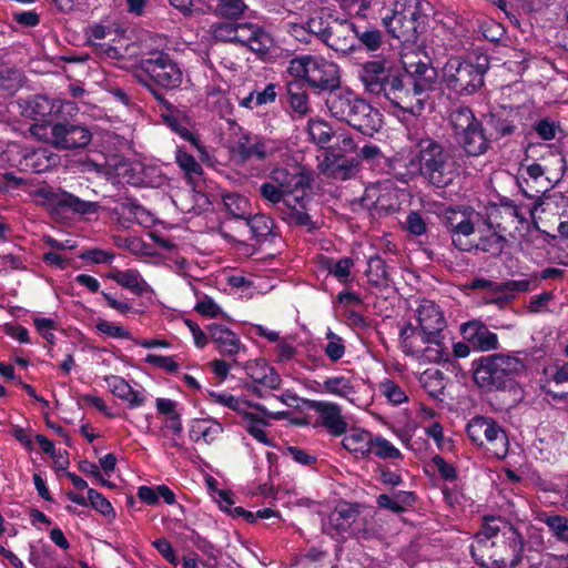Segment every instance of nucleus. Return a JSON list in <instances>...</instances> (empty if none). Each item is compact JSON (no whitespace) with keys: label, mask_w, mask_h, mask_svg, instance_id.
<instances>
[{"label":"nucleus","mask_w":568,"mask_h":568,"mask_svg":"<svg viewBox=\"0 0 568 568\" xmlns=\"http://www.w3.org/2000/svg\"><path fill=\"white\" fill-rule=\"evenodd\" d=\"M101 295L105 301L106 306L114 310L120 315L126 316L131 313H136L129 300L122 295L112 294L104 291L101 292Z\"/></svg>","instance_id":"obj_57"},{"label":"nucleus","mask_w":568,"mask_h":568,"mask_svg":"<svg viewBox=\"0 0 568 568\" xmlns=\"http://www.w3.org/2000/svg\"><path fill=\"white\" fill-rule=\"evenodd\" d=\"M373 434L364 429H352L343 438V447L357 457L366 458L371 455Z\"/></svg>","instance_id":"obj_35"},{"label":"nucleus","mask_w":568,"mask_h":568,"mask_svg":"<svg viewBox=\"0 0 568 568\" xmlns=\"http://www.w3.org/2000/svg\"><path fill=\"white\" fill-rule=\"evenodd\" d=\"M246 8L244 0H219L216 13L226 18H237Z\"/></svg>","instance_id":"obj_62"},{"label":"nucleus","mask_w":568,"mask_h":568,"mask_svg":"<svg viewBox=\"0 0 568 568\" xmlns=\"http://www.w3.org/2000/svg\"><path fill=\"white\" fill-rule=\"evenodd\" d=\"M420 0H393L382 21L388 33L403 43H415L422 24Z\"/></svg>","instance_id":"obj_6"},{"label":"nucleus","mask_w":568,"mask_h":568,"mask_svg":"<svg viewBox=\"0 0 568 568\" xmlns=\"http://www.w3.org/2000/svg\"><path fill=\"white\" fill-rule=\"evenodd\" d=\"M447 326L444 312L440 306L429 300H423L415 312V324L409 323L406 327H414L416 336L420 341H435L440 337Z\"/></svg>","instance_id":"obj_17"},{"label":"nucleus","mask_w":568,"mask_h":568,"mask_svg":"<svg viewBox=\"0 0 568 568\" xmlns=\"http://www.w3.org/2000/svg\"><path fill=\"white\" fill-rule=\"evenodd\" d=\"M379 392L393 405H400L408 399L406 392L392 379L381 382Z\"/></svg>","instance_id":"obj_53"},{"label":"nucleus","mask_w":568,"mask_h":568,"mask_svg":"<svg viewBox=\"0 0 568 568\" xmlns=\"http://www.w3.org/2000/svg\"><path fill=\"white\" fill-rule=\"evenodd\" d=\"M207 334L223 355L233 356L244 349L237 335L223 325L216 323L209 325Z\"/></svg>","instance_id":"obj_30"},{"label":"nucleus","mask_w":568,"mask_h":568,"mask_svg":"<svg viewBox=\"0 0 568 568\" xmlns=\"http://www.w3.org/2000/svg\"><path fill=\"white\" fill-rule=\"evenodd\" d=\"M505 237L497 234L496 232H490L485 236H480L476 242L474 240L473 250L483 251L489 253L491 255H499L504 250Z\"/></svg>","instance_id":"obj_49"},{"label":"nucleus","mask_w":568,"mask_h":568,"mask_svg":"<svg viewBox=\"0 0 568 568\" xmlns=\"http://www.w3.org/2000/svg\"><path fill=\"white\" fill-rule=\"evenodd\" d=\"M140 174V183L144 186L160 187L166 183V176L158 165H143Z\"/></svg>","instance_id":"obj_55"},{"label":"nucleus","mask_w":568,"mask_h":568,"mask_svg":"<svg viewBox=\"0 0 568 568\" xmlns=\"http://www.w3.org/2000/svg\"><path fill=\"white\" fill-rule=\"evenodd\" d=\"M140 69L165 89H174L182 83L183 74L180 67L163 51L151 52L149 57H142Z\"/></svg>","instance_id":"obj_14"},{"label":"nucleus","mask_w":568,"mask_h":568,"mask_svg":"<svg viewBox=\"0 0 568 568\" xmlns=\"http://www.w3.org/2000/svg\"><path fill=\"white\" fill-rule=\"evenodd\" d=\"M371 454H374L381 459H398L402 458V453L389 440L382 436H374Z\"/></svg>","instance_id":"obj_50"},{"label":"nucleus","mask_w":568,"mask_h":568,"mask_svg":"<svg viewBox=\"0 0 568 568\" xmlns=\"http://www.w3.org/2000/svg\"><path fill=\"white\" fill-rule=\"evenodd\" d=\"M489 124L491 126L495 139H503L510 136L516 131L515 119L510 115H504V113L497 112L490 115Z\"/></svg>","instance_id":"obj_44"},{"label":"nucleus","mask_w":568,"mask_h":568,"mask_svg":"<svg viewBox=\"0 0 568 568\" xmlns=\"http://www.w3.org/2000/svg\"><path fill=\"white\" fill-rule=\"evenodd\" d=\"M463 338L479 352L495 351L499 347L497 334L490 332L480 321H469L460 325Z\"/></svg>","instance_id":"obj_25"},{"label":"nucleus","mask_w":568,"mask_h":568,"mask_svg":"<svg viewBox=\"0 0 568 568\" xmlns=\"http://www.w3.org/2000/svg\"><path fill=\"white\" fill-rule=\"evenodd\" d=\"M287 72L292 77L303 79L310 85L323 90L331 91L339 83L337 64L322 57L298 55L290 61Z\"/></svg>","instance_id":"obj_8"},{"label":"nucleus","mask_w":568,"mask_h":568,"mask_svg":"<svg viewBox=\"0 0 568 568\" xmlns=\"http://www.w3.org/2000/svg\"><path fill=\"white\" fill-rule=\"evenodd\" d=\"M530 287L528 280H511L504 283H496L495 294L499 295V300H511L519 292H527Z\"/></svg>","instance_id":"obj_51"},{"label":"nucleus","mask_w":568,"mask_h":568,"mask_svg":"<svg viewBox=\"0 0 568 568\" xmlns=\"http://www.w3.org/2000/svg\"><path fill=\"white\" fill-rule=\"evenodd\" d=\"M251 377L254 382L253 392L260 396H262L263 388L276 389L281 384L280 375L267 365L252 369Z\"/></svg>","instance_id":"obj_37"},{"label":"nucleus","mask_w":568,"mask_h":568,"mask_svg":"<svg viewBox=\"0 0 568 568\" xmlns=\"http://www.w3.org/2000/svg\"><path fill=\"white\" fill-rule=\"evenodd\" d=\"M165 124L183 140L189 141L199 152H204V146L196 134L187 129L181 119L175 114H165Z\"/></svg>","instance_id":"obj_42"},{"label":"nucleus","mask_w":568,"mask_h":568,"mask_svg":"<svg viewBox=\"0 0 568 568\" xmlns=\"http://www.w3.org/2000/svg\"><path fill=\"white\" fill-rule=\"evenodd\" d=\"M419 383L432 397H438L445 388V377L439 369L424 371L419 376Z\"/></svg>","instance_id":"obj_40"},{"label":"nucleus","mask_w":568,"mask_h":568,"mask_svg":"<svg viewBox=\"0 0 568 568\" xmlns=\"http://www.w3.org/2000/svg\"><path fill=\"white\" fill-rule=\"evenodd\" d=\"M22 74L13 67L0 65V97H11L21 87Z\"/></svg>","instance_id":"obj_38"},{"label":"nucleus","mask_w":568,"mask_h":568,"mask_svg":"<svg viewBox=\"0 0 568 568\" xmlns=\"http://www.w3.org/2000/svg\"><path fill=\"white\" fill-rule=\"evenodd\" d=\"M174 158L176 164L187 178H199L203 173L201 164L194 159L192 154L187 153L183 148H176Z\"/></svg>","instance_id":"obj_47"},{"label":"nucleus","mask_w":568,"mask_h":568,"mask_svg":"<svg viewBox=\"0 0 568 568\" xmlns=\"http://www.w3.org/2000/svg\"><path fill=\"white\" fill-rule=\"evenodd\" d=\"M19 108L22 116L36 121V123H47L59 119L63 103L61 100L45 94H33L21 99Z\"/></svg>","instance_id":"obj_19"},{"label":"nucleus","mask_w":568,"mask_h":568,"mask_svg":"<svg viewBox=\"0 0 568 568\" xmlns=\"http://www.w3.org/2000/svg\"><path fill=\"white\" fill-rule=\"evenodd\" d=\"M75 172L103 176L112 184L135 183L131 164L120 155H111L104 159V163H99L85 154L73 152V174Z\"/></svg>","instance_id":"obj_10"},{"label":"nucleus","mask_w":568,"mask_h":568,"mask_svg":"<svg viewBox=\"0 0 568 568\" xmlns=\"http://www.w3.org/2000/svg\"><path fill=\"white\" fill-rule=\"evenodd\" d=\"M402 63L409 79V85L418 91L427 100L428 93L437 89L440 78L436 68L426 58L423 60L418 54L405 53L402 55Z\"/></svg>","instance_id":"obj_16"},{"label":"nucleus","mask_w":568,"mask_h":568,"mask_svg":"<svg viewBox=\"0 0 568 568\" xmlns=\"http://www.w3.org/2000/svg\"><path fill=\"white\" fill-rule=\"evenodd\" d=\"M519 530L500 517H485L481 530L470 546L474 560L484 568H516L524 556Z\"/></svg>","instance_id":"obj_2"},{"label":"nucleus","mask_w":568,"mask_h":568,"mask_svg":"<svg viewBox=\"0 0 568 568\" xmlns=\"http://www.w3.org/2000/svg\"><path fill=\"white\" fill-rule=\"evenodd\" d=\"M105 383L110 392L126 402L130 407H140L145 402V396L142 392L133 389L130 384L120 376L105 377Z\"/></svg>","instance_id":"obj_32"},{"label":"nucleus","mask_w":568,"mask_h":568,"mask_svg":"<svg viewBox=\"0 0 568 568\" xmlns=\"http://www.w3.org/2000/svg\"><path fill=\"white\" fill-rule=\"evenodd\" d=\"M369 284L382 287L388 282V271L383 258L372 256L367 261V270L365 271Z\"/></svg>","instance_id":"obj_39"},{"label":"nucleus","mask_w":568,"mask_h":568,"mask_svg":"<svg viewBox=\"0 0 568 568\" xmlns=\"http://www.w3.org/2000/svg\"><path fill=\"white\" fill-rule=\"evenodd\" d=\"M288 102L292 110L298 115H305L310 112L308 97L305 91L300 88L297 81L287 84Z\"/></svg>","instance_id":"obj_45"},{"label":"nucleus","mask_w":568,"mask_h":568,"mask_svg":"<svg viewBox=\"0 0 568 568\" xmlns=\"http://www.w3.org/2000/svg\"><path fill=\"white\" fill-rule=\"evenodd\" d=\"M480 214L470 206L460 205L445 211L443 223L446 226L454 246L459 251L469 252L474 247L475 225Z\"/></svg>","instance_id":"obj_11"},{"label":"nucleus","mask_w":568,"mask_h":568,"mask_svg":"<svg viewBox=\"0 0 568 568\" xmlns=\"http://www.w3.org/2000/svg\"><path fill=\"white\" fill-rule=\"evenodd\" d=\"M51 165V154L45 149H26L19 161L20 170L31 173L47 172Z\"/></svg>","instance_id":"obj_34"},{"label":"nucleus","mask_w":568,"mask_h":568,"mask_svg":"<svg viewBox=\"0 0 568 568\" xmlns=\"http://www.w3.org/2000/svg\"><path fill=\"white\" fill-rule=\"evenodd\" d=\"M325 44L343 54L355 51L357 49L355 24L348 20L331 21Z\"/></svg>","instance_id":"obj_23"},{"label":"nucleus","mask_w":568,"mask_h":568,"mask_svg":"<svg viewBox=\"0 0 568 568\" xmlns=\"http://www.w3.org/2000/svg\"><path fill=\"white\" fill-rule=\"evenodd\" d=\"M325 104L333 118L348 123L365 135L372 136L381 129L379 111L352 91L331 90Z\"/></svg>","instance_id":"obj_3"},{"label":"nucleus","mask_w":568,"mask_h":568,"mask_svg":"<svg viewBox=\"0 0 568 568\" xmlns=\"http://www.w3.org/2000/svg\"><path fill=\"white\" fill-rule=\"evenodd\" d=\"M392 171L398 181L408 182L415 176H422L429 185L445 189L459 175V165L450 148L426 136L416 141L410 158L396 159Z\"/></svg>","instance_id":"obj_1"},{"label":"nucleus","mask_w":568,"mask_h":568,"mask_svg":"<svg viewBox=\"0 0 568 568\" xmlns=\"http://www.w3.org/2000/svg\"><path fill=\"white\" fill-rule=\"evenodd\" d=\"M223 203L226 211L235 219L245 220L251 214L250 201L237 193H227L223 195Z\"/></svg>","instance_id":"obj_41"},{"label":"nucleus","mask_w":568,"mask_h":568,"mask_svg":"<svg viewBox=\"0 0 568 568\" xmlns=\"http://www.w3.org/2000/svg\"><path fill=\"white\" fill-rule=\"evenodd\" d=\"M353 266L354 261L351 257H343L336 261L329 258L325 262L328 274L333 275L342 284L349 282Z\"/></svg>","instance_id":"obj_48"},{"label":"nucleus","mask_w":568,"mask_h":568,"mask_svg":"<svg viewBox=\"0 0 568 568\" xmlns=\"http://www.w3.org/2000/svg\"><path fill=\"white\" fill-rule=\"evenodd\" d=\"M266 423L262 419L255 418L252 415L246 416V432L254 437L257 442L272 446V440L268 438L265 432Z\"/></svg>","instance_id":"obj_61"},{"label":"nucleus","mask_w":568,"mask_h":568,"mask_svg":"<svg viewBox=\"0 0 568 568\" xmlns=\"http://www.w3.org/2000/svg\"><path fill=\"white\" fill-rule=\"evenodd\" d=\"M357 42L371 52L377 51L383 44V34L378 29L367 28L363 31L356 29Z\"/></svg>","instance_id":"obj_54"},{"label":"nucleus","mask_w":568,"mask_h":568,"mask_svg":"<svg viewBox=\"0 0 568 568\" xmlns=\"http://www.w3.org/2000/svg\"><path fill=\"white\" fill-rule=\"evenodd\" d=\"M212 34L217 41L247 47L261 57L265 55L274 44L271 34L253 23H217L212 27Z\"/></svg>","instance_id":"obj_7"},{"label":"nucleus","mask_w":568,"mask_h":568,"mask_svg":"<svg viewBox=\"0 0 568 568\" xmlns=\"http://www.w3.org/2000/svg\"><path fill=\"white\" fill-rule=\"evenodd\" d=\"M306 24L311 38L315 36L325 43L331 21L325 20L322 17L315 16L310 18L306 21Z\"/></svg>","instance_id":"obj_64"},{"label":"nucleus","mask_w":568,"mask_h":568,"mask_svg":"<svg viewBox=\"0 0 568 568\" xmlns=\"http://www.w3.org/2000/svg\"><path fill=\"white\" fill-rule=\"evenodd\" d=\"M475 120L477 119L469 108L459 106L455 109L449 116V123L453 133L458 131L460 128H465V125H471Z\"/></svg>","instance_id":"obj_58"},{"label":"nucleus","mask_w":568,"mask_h":568,"mask_svg":"<svg viewBox=\"0 0 568 568\" xmlns=\"http://www.w3.org/2000/svg\"><path fill=\"white\" fill-rule=\"evenodd\" d=\"M78 256L84 261L87 265L90 264H110L114 258V254L99 247H92L79 252Z\"/></svg>","instance_id":"obj_59"},{"label":"nucleus","mask_w":568,"mask_h":568,"mask_svg":"<svg viewBox=\"0 0 568 568\" xmlns=\"http://www.w3.org/2000/svg\"><path fill=\"white\" fill-rule=\"evenodd\" d=\"M310 407L315 410L322 420V424L331 434L339 436L346 432L347 424L342 416L341 407L331 402L313 400Z\"/></svg>","instance_id":"obj_28"},{"label":"nucleus","mask_w":568,"mask_h":568,"mask_svg":"<svg viewBox=\"0 0 568 568\" xmlns=\"http://www.w3.org/2000/svg\"><path fill=\"white\" fill-rule=\"evenodd\" d=\"M435 341H420L414 327H404L400 332V347L407 355L423 364L449 362L450 352L443 342V335Z\"/></svg>","instance_id":"obj_12"},{"label":"nucleus","mask_w":568,"mask_h":568,"mask_svg":"<svg viewBox=\"0 0 568 568\" xmlns=\"http://www.w3.org/2000/svg\"><path fill=\"white\" fill-rule=\"evenodd\" d=\"M106 277L139 296L153 292L139 271L133 268L124 271L113 268L108 273Z\"/></svg>","instance_id":"obj_31"},{"label":"nucleus","mask_w":568,"mask_h":568,"mask_svg":"<svg viewBox=\"0 0 568 568\" xmlns=\"http://www.w3.org/2000/svg\"><path fill=\"white\" fill-rule=\"evenodd\" d=\"M327 343L324 346L325 355L332 361H339L345 354V345L342 337L333 332L326 334Z\"/></svg>","instance_id":"obj_60"},{"label":"nucleus","mask_w":568,"mask_h":568,"mask_svg":"<svg viewBox=\"0 0 568 568\" xmlns=\"http://www.w3.org/2000/svg\"><path fill=\"white\" fill-rule=\"evenodd\" d=\"M280 149V144L270 139H264L242 131L241 135L234 141L232 152L242 161L252 159L263 161L273 155Z\"/></svg>","instance_id":"obj_20"},{"label":"nucleus","mask_w":568,"mask_h":568,"mask_svg":"<svg viewBox=\"0 0 568 568\" xmlns=\"http://www.w3.org/2000/svg\"><path fill=\"white\" fill-rule=\"evenodd\" d=\"M540 160L542 163L532 162L524 169L527 175V179H524V181L528 184V180H531L539 186L536 193H544L554 189L560 182L566 171V159L560 153H555L548 149Z\"/></svg>","instance_id":"obj_13"},{"label":"nucleus","mask_w":568,"mask_h":568,"mask_svg":"<svg viewBox=\"0 0 568 568\" xmlns=\"http://www.w3.org/2000/svg\"><path fill=\"white\" fill-rule=\"evenodd\" d=\"M88 499L89 506L108 520H113L115 518V510L113 506L102 494L94 489H88Z\"/></svg>","instance_id":"obj_52"},{"label":"nucleus","mask_w":568,"mask_h":568,"mask_svg":"<svg viewBox=\"0 0 568 568\" xmlns=\"http://www.w3.org/2000/svg\"><path fill=\"white\" fill-rule=\"evenodd\" d=\"M552 536L559 541L568 544V517L561 515H550L544 519Z\"/></svg>","instance_id":"obj_56"},{"label":"nucleus","mask_w":568,"mask_h":568,"mask_svg":"<svg viewBox=\"0 0 568 568\" xmlns=\"http://www.w3.org/2000/svg\"><path fill=\"white\" fill-rule=\"evenodd\" d=\"M471 365L475 384L487 390L504 388L510 378L526 368L523 359L505 354L481 356Z\"/></svg>","instance_id":"obj_5"},{"label":"nucleus","mask_w":568,"mask_h":568,"mask_svg":"<svg viewBox=\"0 0 568 568\" xmlns=\"http://www.w3.org/2000/svg\"><path fill=\"white\" fill-rule=\"evenodd\" d=\"M382 97L387 99L394 106L415 115H419L425 109L426 100L422 94L413 85H405L397 75L393 77V80L389 81L388 88H386Z\"/></svg>","instance_id":"obj_21"},{"label":"nucleus","mask_w":568,"mask_h":568,"mask_svg":"<svg viewBox=\"0 0 568 568\" xmlns=\"http://www.w3.org/2000/svg\"><path fill=\"white\" fill-rule=\"evenodd\" d=\"M31 133L39 140L52 144L59 149H70L68 135L70 129L65 123L51 120L47 123H34L30 128Z\"/></svg>","instance_id":"obj_27"},{"label":"nucleus","mask_w":568,"mask_h":568,"mask_svg":"<svg viewBox=\"0 0 568 568\" xmlns=\"http://www.w3.org/2000/svg\"><path fill=\"white\" fill-rule=\"evenodd\" d=\"M453 134L459 146L470 156L483 155L489 149V140L479 120H475L471 125L460 128Z\"/></svg>","instance_id":"obj_24"},{"label":"nucleus","mask_w":568,"mask_h":568,"mask_svg":"<svg viewBox=\"0 0 568 568\" xmlns=\"http://www.w3.org/2000/svg\"><path fill=\"white\" fill-rule=\"evenodd\" d=\"M544 375L545 392L555 399H568V364L546 367Z\"/></svg>","instance_id":"obj_29"},{"label":"nucleus","mask_w":568,"mask_h":568,"mask_svg":"<svg viewBox=\"0 0 568 568\" xmlns=\"http://www.w3.org/2000/svg\"><path fill=\"white\" fill-rule=\"evenodd\" d=\"M487 59L474 63L459 57L449 58L442 68L440 84L456 98L474 95L484 87Z\"/></svg>","instance_id":"obj_4"},{"label":"nucleus","mask_w":568,"mask_h":568,"mask_svg":"<svg viewBox=\"0 0 568 568\" xmlns=\"http://www.w3.org/2000/svg\"><path fill=\"white\" fill-rule=\"evenodd\" d=\"M222 432L223 427L219 422L211 418H197L191 422L189 436L193 442L203 440L206 444H211Z\"/></svg>","instance_id":"obj_33"},{"label":"nucleus","mask_w":568,"mask_h":568,"mask_svg":"<svg viewBox=\"0 0 568 568\" xmlns=\"http://www.w3.org/2000/svg\"><path fill=\"white\" fill-rule=\"evenodd\" d=\"M246 224L248 225L253 236L256 240H265L268 235L273 234L274 230V221L262 213H257L245 219Z\"/></svg>","instance_id":"obj_43"},{"label":"nucleus","mask_w":568,"mask_h":568,"mask_svg":"<svg viewBox=\"0 0 568 568\" xmlns=\"http://www.w3.org/2000/svg\"><path fill=\"white\" fill-rule=\"evenodd\" d=\"M278 187L286 193V207L291 202H302L306 207V190L310 189V178L300 168H275L268 175Z\"/></svg>","instance_id":"obj_18"},{"label":"nucleus","mask_w":568,"mask_h":568,"mask_svg":"<svg viewBox=\"0 0 568 568\" xmlns=\"http://www.w3.org/2000/svg\"><path fill=\"white\" fill-rule=\"evenodd\" d=\"M393 77L385 59L367 61L361 65L358 71V78L365 91L377 97L384 94Z\"/></svg>","instance_id":"obj_22"},{"label":"nucleus","mask_w":568,"mask_h":568,"mask_svg":"<svg viewBox=\"0 0 568 568\" xmlns=\"http://www.w3.org/2000/svg\"><path fill=\"white\" fill-rule=\"evenodd\" d=\"M318 386L321 393L334 395L349 402L353 400V396L356 393L352 381L345 376L327 377Z\"/></svg>","instance_id":"obj_36"},{"label":"nucleus","mask_w":568,"mask_h":568,"mask_svg":"<svg viewBox=\"0 0 568 568\" xmlns=\"http://www.w3.org/2000/svg\"><path fill=\"white\" fill-rule=\"evenodd\" d=\"M145 362L162 368L166 373L174 374L180 369V365L176 363L173 356H163L158 354H149L145 358Z\"/></svg>","instance_id":"obj_63"},{"label":"nucleus","mask_w":568,"mask_h":568,"mask_svg":"<svg viewBox=\"0 0 568 568\" xmlns=\"http://www.w3.org/2000/svg\"><path fill=\"white\" fill-rule=\"evenodd\" d=\"M466 430L471 443L484 449L490 457L503 459L507 456L508 436L493 418L476 416L468 422Z\"/></svg>","instance_id":"obj_9"},{"label":"nucleus","mask_w":568,"mask_h":568,"mask_svg":"<svg viewBox=\"0 0 568 568\" xmlns=\"http://www.w3.org/2000/svg\"><path fill=\"white\" fill-rule=\"evenodd\" d=\"M260 193L262 197L276 207L281 219L290 225L308 226L312 221L307 207L302 202H291L286 207V193L277 184L267 178V181L261 184Z\"/></svg>","instance_id":"obj_15"},{"label":"nucleus","mask_w":568,"mask_h":568,"mask_svg":"<svg viewBox=\"0 0 568 568\" xmlns=\"http://www.w3.org/2000/svg\"><path fill=\"white\" fill-rule=\"evenodd\" d=\"M358 506L341 505L335 508L323 524V531L332 537L346 532L358 517Z\"/></svg>","instance_id":"obj_26"},{"label":"nucleus","mask_w":568,"mask_h":568,"mask_svg":"<svg viewBox=\"0 0 568 568\" xmlns=\"http://www.w3.org/2000/svg\"><path fill=\"white\" fill-rule=\"evenodd\" d=\"M307 130L312 141L321 148H325L333 138L329 124L320 119H311Z\"/></svg>","instance_id":"obj_46"}]
</instances>
